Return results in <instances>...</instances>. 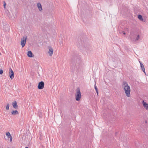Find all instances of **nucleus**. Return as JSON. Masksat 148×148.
Wrapping results in <instances>:
<instances>
[{"label":"nucleus","mask_w":148,"mask_h":148,"mask_svg":"<svg viewBox=\"0 0 148 148\" xmlns=\"http://www.w3.org/2000/svg\"><path fill=\"white\" fill-rule=\"evenodd\" d=\"M123 86L124 87L126 95L128 97H130L131 96L130 87L128 85L127 83L125 82H123Z\"/></svg>","instance_id":"nucleus-1"},{"label":"nucleus","mask_w":148,"mask_h":148,"mask_svg":"<svg viewBox=\"0 0 148 148\" xmlns=\"http://www.w3.org/2000/svg\"><path fill=\"white\" fill-rule=\"evenodd\" d=\"M81 97V93L80 92V89L78 88L77 89L76 92L75 94V98L77 101H79Z\"/></svg>","instance_id":"nucleus-2"},{"label":"nucleus","mask_w":148,"mask_h":148,"mask_svg":"<svg viewBox=\"0 0 148 148\" xmlns=\"http://www.w3.org/2000/svg\"><path fill=\"white\" fill-rule=\"evenodd\" d=\"M9 71V75L11 79H12L14 78V72L11 68H10Z\"/></svg>","instance_id":"nucleus-3"},{"label":"nucleus","mask_w":148,"mask_h":148,"mask_svg":"<svg viewBox=\"0 0 148 148\" xmlns=\"http://www.w3.org/2000/svg\"><path fill=\"white\" fill-rule=\"evenodd\" d=\"M27 37H23L21 39V45H22V47H23L26 42V39Z\"/></svg>","instance_id":"nucleus-4"},{"label":"nucleus","mask_w":148,"mask_h":148,"mask_svg":"<svg viewBox=\"0 0 148 148\" xmlns=\"http://www.w3.org/2000/svg\"><path fill=\"white\" fill-rule=\"evenodd\" d=\"M44 87V83L42 81L39 82L38 86V88L39 89H42Z\"/></svg>","instance_id":"nucleus-5"},{"label":"nucleus","mask_w":148,"mask_h":148,"mask_svg":"<svg viewBox=\"0 0 148 148\" xmlns=\"http://www.w3.org/2000/svg\"><path fill=\"white\" fill-rule=\"evenodd\" d=\"M53 49L51 47H49V50L48 53L50 56H52L53 54Z\"/></svg>","instance_id":"nucleus-6"},{"label":"nucleus","mask_w":148,"mask_h":148,"mask_svg":"<svg viewBox=\"0 0 148 148\" xmlns=\"http://www.w3.org/2000/svg\"><path fill=\"white\" fill-rule=\"evenodd\" d=\"M143 104L144 108L147 110H148V104L145 102L144 101H143Z\"/></svg>","instance_id":"nucleus-7"},{"label":"nucleus","mask_w":148,"mask_h":148,"mask_svg":"<svg viewBox=\"0 0 148 148\" xmlns=\"http://www.w3.org/2000/svg\"><path fill=\"white\" fill-rule=\"evenodd\" d=\"M27 55L28 57L30 58H32L34 57V56L33 55L31 51H28L27 52Z\"/></svg>","instance_id":"nucleus-8"},{"label":"nucleus","mask_w":148,"mask_h":148,"mask_svg":"<svg viewBox=\"0 0 148 148\" xmlns=\"http://www.w3.org/2000/svg\"><path fill=\"white\" fill-rule=\"evenodd\" d=\"M12 105L14 108H17L18 105L16 101H15L12 103Z\"/></svg>","instance_id":"nucleus-9"},{"label":"nucleus","mask_w":148,"mask_h":148,"mask_svg":"<svg viewBox=\"0 0 148 148\" xmlns=\"http://www.w3.org/2000/svg\"><path fill=\"white\" fill-rule=\"evenodd\" d=\"M11 114L12 115H16L18 114V112L16 110H12L11 112Z\"/></svg>","instance_id":"nucleus-10"},{"label":"nucleus","mask_w":148,"mask_h":148,"mask_svg":"<svg viewBox=\"0 0 148 148\" xmlns=\"http://www.w3.org/2000/svg\"><path fill=\"white\" fill-rule=\"evenodd\" d=\"M37 7L40 11H41L42 10V8L41 4L40 3H38L37 4Z\"/></svg>","instance_id":"nucleus-11"},{"label":"nucleus","mask_w":148,"mask_h":148,"mask_svg":"<svg viewBox=\"0 0 148 148\" xmlns=\"http://www.w3.org/2000/svg\"><path fill=\"white\" fill-rule=\"evenodd\" d=\"M141 67L142 68V70L143 72L145 74V67L140 62Z\"/></svg>","instance_id":"nucleus-12"},{"label":"nucleus","mask_w":148,"mask_h":148,"mask_svg":"<svg viewBox=\"0 0 148 148\" xmlns=\"http://www.w3.org/2000/svg\"><path fill=\"white\" fill-rule=\"evenodd\" d=\"M138 18L141 21H142L143 20V18L142 17V16L140 15H139L138 16Z\"/></svg>","instance_id":"nucleus-13"},{"label":"nucleus","mask_w":148,"mask_h":148,"mask_svg":"<svg viewBox=\"0 0 148 148\" xmlns=\"http://www.w3.org/2000/svg\"><path fill=\"white\" fill-rule=\"evenodd\" d=\"M6 135L7 137L8 138L11 136V134L9 132H6Z\"/></svg>","instance_id":"nucleus-14"},{"label":"nucleus","mask_w":148,"mask_h":148,"mask_svg":"<svg viewBox=\"0 0 148 148\" xmlns=\"http://www.w3.org/2000/svg\"><path fill=\"white\" fill-rule=\"evenodd\" d=\"M9 105L8 103L7 104V105L6 106V109L7 110H8L9 109Z\"/></svg>","instance_id":"nucleus-15"},{"label":"nucleus","mask_w":148,"mask_h":148,"mask_svg":"<svg viewBox=\"0 0 148 148\" xmlns=\"http://www.w3.org/2000/svg\"><path fill=\"white\" fill-rule=\"evenodd\" d=\"M95 88L96 90V92H97V95H98V90H97V87L95 85Z\"/></svg>","instance_id":"nucleus-16"},{"label":"nucleus","mask_w":148,"mask_h":148,"mask_svg":"<svg viewBox=\"0 0 148 148\" xmlns=\"http://www.w3.org/2000/svg\"><path fill=\"white\" fill-rule=\"evenodd\" d=\"M9 138H10V142H12V136H11Z\"/></svg>","instance_id":"nucleus-17"},{"label":"nucleus","mask_w":148,"mask_h":148,"mask_svg":"<svg viewBox=\"0 0 148 148\" xmlns=\"http://www.w3.org/2000/svg\"><path fill=\"white\" fill-rule=\"evenodd\" d=\"M3 71L2 70H0V74H2L3 73Z\"/></svg>","instance_id":"nucleus-18"},{"label":"nucleus","mask_w":148,"mask_h":148,"mask_svg":"<svg viewBox=\"0 0 148 148\" xmlns=\"http://www.w3.org/2000/svg\"><path fill=\"white\" fill-rule=\"evenodd\" d=\"M139 38V36L138 35L136 37V39L137 40H138Z\"/></svg>","instance_id":"nucleus-19"},{"label":"nucleus","mask_w":148,"mask_h":148,"mask_svg":"<svg viewBox=\"0 0 148 148\" xmlns=\"http://www.w3.org/2000/svg\"><path fill=\"white\" fill-rule=\"evenodd\" d=\"M5 5H6V3L5 2H4V8H5Z\"/></svg>","instance_id":"nucleus-20"},{"label":"nucleus","mask_w":148,"mask_h":148,"mask_svg":"<svg viewBox=\"0 0 148 148\" xmlns=\"http://www.w3.org/2000/svg\"><path fill=\"white\" fill-rule=\"evenodd\" d=\"M123 34H125V32H124V33H123Z\"/></svg>","instance_id":"nucleus-21"},{"label":"nucleus","mask_w":148,"mask_h":148,"mask_svg":"<svg viewBox=\"0 0 148 148\" xmlns=\"http://www.w3.org/2000/svg\"><path fill=\"white\" fill-rule=\"evenodd\" d=\"M0 148H1V145H0Z\"/></svg>","instance_id":"nucleus-22"},{"label":"nucleus","mask_w":148,"mask_h":148,"mask_svg":"<svg viewBox=\"0 0 148 148\" xmlns=\"http://www.w3.org/2000/svg\"><path fill=\"white\" fill-rule=\"evenodd\" d=\"M25 148H28V147H26Z\"/></svg>","instance_id":"nucleus-23"}]
</instances>
